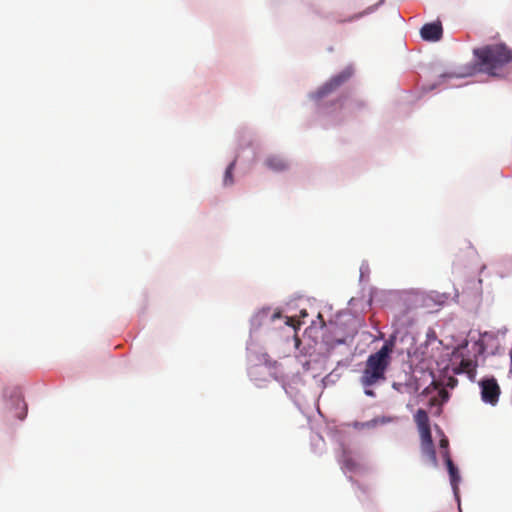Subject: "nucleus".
I'll return each instance as SVG.
<instances>
[{
	"instance_id": "17",
	"label": "nucleus",
	"mask_w": 512,
	"mask_h": 512,
	"mask_svg": "<svg viewBox=\"0 0 512 512\" xmlns=\"http://www.w3.org/2000/svg\"><path fill=\"white\" fill-rule=\"evenodd\" d=\"M456 384H457V380L453 377H449L447 386L454 388L456 386Z\"/></svg>"
},
{
	"instance_id": "9",
	"label": "nucleus",
	"mask_w": 512,
	"mask_h": 512,
	"mask_svg": "<svg viewBox=\"0 0 512 512\" xmlns=\"http://www.w3.org/2000/svg\"><path fill=\"white\" fill-rule=\"evenodd\" d=\"M414 420L418 426V430H424L430 428V422L428 414L423 409H418L414 415Z\"/></svg>"
},
{
	"instance_id": "6",
	"label": "nucleus",
	"mask_w": 512,
	"mask_h": 512,
	"mask_svg": "<svg viewBox=\"0 0 512 512\" xmlns=\"http://www.w3.org/2000/svg\"><path fill=\"white\" fill-rule=\"evenodd\" d=\"M477 362L472 359H462L460 364L453 370L456 374L465 373L473 381L476 376Z\"/></svg>"
},
{
	"instance_id": "5",
	"label": "nucleus",
	"mask_w": 512,
	"mask_h": 512,
	"mask_svg": "<svg viewBox=\"0 0 512 512\" xmlns=\"http://www.w3.org/2000/svg\"><path fill=\"white\" fill-rule=\"evenodd\" d=\"M421 37L430 42L439 41L443 36V28L440 21L427 23L420 30Z\"/></svg>"
},
{
	"instance_id": "7",
	"label": "nucleus",
	"mask_w": 512,
	"mask_h": 512,
	"mask_svg": "<svg viewBox=\"0 0 512 512\" xmlns=\"http://www.w3.org/2000/svg\"><path fill=\"white\" fill-rule=\"evenodd\" d=\"M444 458H445L446 465H447V468H448V472H449V476H450L451 484H452V486H453V489H454V490H456V489H457L458 482H459V480H460V476H459V473H458V469H457V467L454 465L453 461L451 460V458H450V455H449V452H448V451H445V453H444Z\"/></svg>"
},
{
	"instance_id": "13",
	"label": "nucleus",
	"mask_w": 512,
	"mask_h": 512,
	"mask_svg": "<svg viewBox=\"0 0 512 512\" xmlns=\"http://www.w3.org/2000/svg\"><path fill=\"white\" fill-rule=\"evenodd\" d=\"M235 162H236L235 160L233 162H231L225 171L224 185H226V186L233 184V170L235 167Z\"/></svg>"
},
{
	"instance_id": "11",
	"label": "nucleus",
	"mask_w": 512,
	"mask_h": 512,
	"mask_svg": "<svg viewBox=\"0 0 512 512\" xmlns=\"http://www.w3.org/2000/svg\"><path fill=\"white\" fill-rule=\"evenodd\" d=\"M342 464H343V467L349 471H354L359 466L357 461L350 454H348L346 452H344V454H343Z\"/></svg>"
},
{
	"instance_id": "1",
	"label": "nucleus",
	"mask_w": 512,
	"mask_h": 512,
	"mask_svg": "<svg viewBox=\"0 0 512 512\" xmlns=\"http://www.w3.org/2000/svg\"><path fill=\"white\" fill-rule=\"evenodd\" d=\"M393 348L394 342L388 340L377 352L368 356L359 379L365 395L375 397L376 394L372 387L386 381V372L391 364Z\"/></svg>"
},
{
	"instance_id": "8",
	"label": "nucleus",
	"mask_w": 512,
	"mask_h": 512,
	"mask_svg": "<svg viewBox=\"0 0 512 512\" xmlns=\"http://www.w3.org/2000/svg\"><path fill=\"white\" fill-rule=\"evenodd\" d=\"M265 165L272 171L281 172L288 168V163L279 156H269L265 160Z\"/></svg>"
},
{
	"instance_id": "4",
	"label": "nucleus",
	"mask_w": 512,
	"mask_h": 512,
	"mask_svg": "<svg viewBox=\"0 0 512 512\" xmlns=\"http://www.w3.org/2000/svg\"><path fill=\"white\" fill-rule=\"evenodd\" d=\"M479 387L481 389V400L486 404L495 406L498 403L501 394V389L497 380L493 377L484 378L479 381Z\"/></svg>"
},
{
	"instance_id": "14",
	"label": "nucleus",
	"mask_w": 512,
	"mask_h": 512,
	"mask_svg": "<svg viewBox=\"0 0 512 512\" xmlns=\"http://www.w3.org/2000/svg\"><path fill=\"white\" fill-rule=\"evenodd\" d=\"M419 434H420L421 444H425V443L432 444L433 443L430 428L424 429V430H419Z\"/></svg>"
},
{
	"instance_id": "2",
	"label": "nucleus",
	"mask_w": 512,
	"mask_h": 512,
	"mask_svg": "<svg viewBox=\"0 0 512 512\" xmlns=\"http://www.w3.org/2000/svg\"><path fill=\"white\" fill-rule=\"evenodd\" d=\"M480 71L491 76H503L512 64V50L504 44H491L474 50Z\"/></svg>"
},
{
	"instance_id": "3",
	"label": "nucleus",
	"mask_w": 512,
	"mask_h": 512,
	"mask_svg": "<svg viewBox=\"0 0 512 512\" xmlns=\"http://www.w3.org/2000/svg\"><path fill=\"white\" fill-rule=\"evenodd\" d=\"M352 69L346 68L337 75L331 77L326 83H324L313 95L312 97L316 100H320L329 94L336 91L339 87H341L344 83H346L350 77L352 76Z\"/></svg>"
},
{
	"instance_id": "10",
	"label": "nucleus",
	"mask_w": 512,
	"mask_h": 512,
	"mask_svg": "<svg viewBox=\"0 0 512 512\" xmlns=\"http://www.w3.org/2000/svg\"><path fill=\"white\" fill-rule=\"evenodd\" d=\"M421 451H422L423 455L428 457V459L433 463V465L437 464V457H436V452H435L433 443L432 444H428V443L421 444Z\"/></svg>"
},
{
	"instance_id": "15",
	"label": "nucleus",
	"mask_w": 512,
	"mask_h": 512,
	"mask_svg": "<svg viewBox=\"0 0 512 512\" xmlns=\"http://www.w3.org/2000/svg\"><path fill=\"white\" fill-rule=\"evenodd\" d=\"M17 402H18V404H19V403H22V412H21V413H19V414H17V417H18L19 419H21V420H22V419H24V417L26 416L27 406H26V404L24 403L23 399H22V398H20V397H18V398H17Z\"/></svg>"
},
{
	"instance_id": "12",
	"label": "nucleus",
	"mask_w": 512,
	"mask_h": 512,
	"mask_svg": "<svg viewBox=\"0 0 512 512\" xmlns=\"http://www.w3.org/2000/svg\"><path fill=\"white\" fill-rule=\"evenodd\" d=\"M449 399V393L445 389H441L438 392V397H433L430 399V405H436L438 403L442 404Z\"/></svg>"
},
{
	"instance_id": "16",
	"label": "nucleus",
	"mask_w": 512,
	"mask_h": 512,
	"mask_svg": "<svg viewBox=\"0 0 512 512\" xmlns=\"http://www.w3.org/2000/svg\"><path fill=\"white\" fill-rule=\"evenodd\" d=\"M448 445H449V442H448V439H447V438H442V439L440 440V447H441V448H444L446 451H448V450H447Z\"/></svg>"
}]
</instances>
